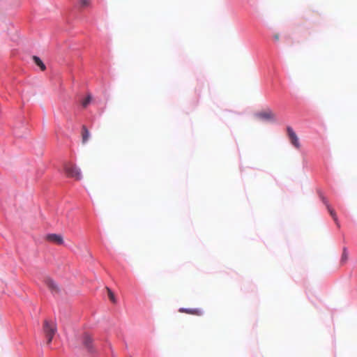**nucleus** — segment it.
<instances>
[{"instance_id": "f257e3e1", "label": "nucleus", "mask_w": 357, "mask_h": 357, "mask_svg": "<svg viewBox=\"0 0 357 357\" xmlns=\"http://www.w3.org/2000/svg\"><path fill=\"white\" fill-rule=\"evenodd\" d=\"M43 331L47 337V344H50L56 331V327L51 325L48 321L45 320L43 325Z\"/></svg>"}, {"instance_id": "f03ea898", "label": "nucleus", "mask_w": 357, "mask_h": 357, "mask_svg": "<svg viewBox=\"0 0 357 357\" xmlns=\"http://www.w3.org/2000/svg\"><path fill=\"white\" fill-rule=\"evenodd\" d=\"M66 174L71 177H75L77 180L82 178V174L80 168L73 165H67L65 167Z\"/></svg>"}, {"instance_id": "7ed1b4c3", "label": "nucleus", "mask_w": 357, "mask_h": 357, "mask_svg": "<svg viewBox=\"0 0 357 357\" xmlns=\"http://www.w3.org/2000/svg\"><path fill=\"white\" fill-rule=\"evenodd\" d=\"M287 132L291 145L294 146L296 149H299L301 148V143L296 133L294 132L293 128L291 126H287Z\"/></svg>"}, {"instance_id": "20e7f679", "label": "nucleus", "mask_w": 357, "mask_h": 357, "mask_svg": "<svg viewBox=\"0 0 357 357\" xmlns=\"http://www.w3.org/2000/svg\"><path fill=\"white\" fill-rule=\"evenodd\" d=\"M255 117L264 121H275L274 116L270 109L255 114Z\"/></svg>"}, {"instance_id": "39448f33", "label": "nucleus", "mask_w": 357, "mask_h": 357, "mask_svg": "<svg viewBox=\"0 0 357 357\" xmlns=\"http://www.w3.org/2000/svg\"><path fill=\"white\" fill-rule=\"evenodd\" d=\"M319 197L321 199L322 202L326 206L328 212L330 213L331 215L332 216L333 219L334 220L335 224L337 225V227H340V223H339L337 217L336 215V213L334 211V210L331 207V206L328 204V202L327 201L326 198L323 195L321 192H319Z\"/></svg>"}, {"instance_id": "423d86ee", "label": "nucleus", "mask_w": 357, "mask_h": 357, "mask_svg": "<svg viewBox=\"0 0 357 357\" xmlns=\"http://www.w3.org/2000/svg\"><path fill=\"white\" fill-rule=\"evenodd\" d=\"M45 283L52 294H59L60 292L59 287L52 278H45Z\"/></svg>"}, {"instance_id": "0eeeda50", "label": "nucleus", "mask_w": 357, "mask_h": 357, "mask_svg": "<svg viewBox=\"0 0 357 357\" xmlns=\"http://www.w3.org/2000/svg\"><path fill=\"white\" fill-rule=\"evenodd\" d=\"M82 343L89 353L93 354L95 352L93 347V340L88 334H84Z\"/></svg>"}, {"instance_id": "6e6552de", "label": "nucleus", "mask_w": 357, "mask_h": 357, "mask_svg": "<svg viewBox=\"0 0 357 357\" xmlns=\"http://www.w3.org/2000/svg\"><path fill=\"white\" fill-rule=\"evenodd\" d=\"M178 311L180 312H185L190 314H196L198 316L204 314V310L201 308L180 307Z\"/></svg>"}, {"instance_id": "1a4fd4ad", "label": "nucleus", "mask_w": 357, "mask_h": 357, "mask_svg": "<svg viewBox=\"0 0 357 357\" xmlns=\"http://www.w3.org/2000/svg\"><path fill=\"white\" fill-rule=\"evenodd\" d=\"M46 238L48 241L56 243L59 245H62L64 243L63 236L60 234H48Z\"/></svg>"}, {"instance_id": "9d476101", "label": "nucleus", "mask_w": 357, "mask_h": 357, "mask_svg": "<svg viewBox=\"0 0 357 357\" xmlns=\"http://www.w3.org/2000/svg\"><path fill=\"white\" fill-rule=\"evenodd\" d=\"M33 61L35 63L36 65H37L42 70H44L45 69V65L43 62V61L40 59V57L37 56H33Z\"/></svg>"}, {"instance_id": "9b49d317", "label": "nucleus", "mask_w": 357, "mask_h": 357, "mask_svg": "<svg viewBox=\"0 0 357 357\" xmlns=\"http://www.w3.org/2000/svg\"><path fill=\"white\" fill-rule=\"evenodd\" d=\"M82 130V142L86 143L90 136V133L86 126H83Z\"/></svg>"}, {"instance_id": "f8f14e48", "label": "nucleus", "mask_w": 357, "mask_h": 357, "mask_svg": "<svg viewBox=\"0 0 357 357\" xmlns=\"http://www.w3.org/2000/svg\"><path fill=\"white\" fill-rule=\"evenodd\" d=\"M91 100L92 97L90 94H89L82 102V105L83 107H86L91 102Z\"/></svg>"}, {"instance_id": "ddd939ff", "label": "nucleus", "mask_w": 357, "mask_h": 357, "mask_svg": "<svg viewBox=\"0 0 357 357\" xmlns=\"http://www.w3.org/2000/svg\"><path fill=\"white\" fill-rule=\"evenodd\" d=\"M348 258V250L346 247L343 248V252L341 257V261L344 262L347 260Z\"/></svg>"}, {"instance_id": "4468645a", "label": "nucleus", "mask_w": 357, "mask_h": 357, "mask_svg": "<svg viewBox=\"0 0 357 357\" xmlns=\"http://www.w3.org/2000/svg\"><path fill=\"white\" fill-rule=\"evenodd\" d=\"M107 289L108 291V296H109V298L111 300V301L112 303H116V298H115V296H114L113 292L109 288H107Z\"/></svg>"}, {"instance_id": "2eb2a0df", "label": "nucleus", "mask_w": 357, "mask_h": 357, "mask_svg": "<svg viewBox=\"0 0 357 357\" xmlns=\"http://www.w3.org/2000/svg\"><path fill=\"white\" fill-rule=\"evenodd\" d=\"M89 5V0H80L79 1V6L81 8L87 7Z\"/></svg>"}, {"instance_id": "dca6fc26", "label": "nucleus", "mask_w": 357, "mask_h": 357, "mask_svg": "<svg viewBox=\"0 0 357 357\" xmlns=\"http://www.w3.org/2000/svg\"><path fill=\"white\" fill-rule=\"evenodd\" d=\"M274 39H275V40H278V39H279V36H278V35L274 36Z\"/></svg>"}]
</instances>
